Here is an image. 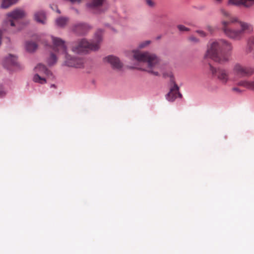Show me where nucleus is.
Here are the masks:
<instances>
[{"instance_id": "1", "label": "nucleus", "mask_w": 254, "mask_h": 254, "mask_svg": "<svg viewBox=\"0 0 254 254\" xmlns=\"http://www.w3.org/2000/svg\"><path fill=\"white\" fill-rule=\"evenodd\" d=\"M233 49L232 44L226 39L212 40L207 45L204 58L211 59L219 64H224L229 61Z\"/></svg>"}, {"instance_id": "2", "label": "nucleus", "mask_w": 254, "mask_h": 254, "mask_svg": "<svg viewBox=\"0 0 254 254\" xmlns=\"http://www.w3.org/2000/svg\"><path fill=\"white\" fill-rule=\"evenodd\" d=\"M222 29L228 38L234 40H240L245 33H250L253 31V27L251 24L233 17L229 21H222Z\"/></svg>"}, {"instance_id": "3", "label": "nucleus", "mask_w": 254, "mask_h": 254, "mask_svg": "<svg viewBox=\"0 0 254 254\" xmlns=\"http://www.w3.org/2000/svg\"><path fill=\"white\" fill-rule=\"evenodd\" d=\"M133 57L142 64L139 68L154 75L159 76L158 70L161 68L160 59L154 54L149 52L134 51Z\"/></svg>"}, {"instance_id": "4", "label": "nucleus", "mask_w": 254, "mask_h": 254, "mask_svg": "<svg viewBox=\"0 0 254 254\" xmlns=\"http://www.w3.org/2000/svg\"><path fill=\"white\" fill-rule=\"evenodd\" d=\"M103 31L98 30L95 33L93 40L90 42L85 39H81L75 43L72 48V50L75 53L80 54L89 50L96 51L99 49L100 43L102 40Z\"/></svg>"}, {"instance_id": "5", "label": "nucleus", "mask_w": 254, "mask_h": 254, "mask_svg": "<svg viewBox=\"0 0 254 254\" xmlns=\"http://www.w3.org/2000/svg\"><path fill=\"white\" fill-rule=\"evenodd\" d=\"M232 71L234 75L239 77H249L254 74V67L236 63L233 67Z\"/></svg>"}, {"instance_id": "6", "label": "nucleus", "mask_w": 254, "mask_h": 254, "mask_svg": "<svg viewBox=\"0 0 254 254\" xmlns=\"http://www.w3.org/2000/svg\"><path fill=\"white\" fill-rule=\"evenodd\" d=\"M209 71L214 78L218 79L221 83L226 84L230 80L229 72L226 69L213 67L209 64Z\"/></svg>"}, {"instance_id": "7", "label": "nucleus", "mask_w": 254, "mask_h": 254, "mask_svg": "<svg viewBox=\"0 0 254 254\" xmlns=\"http://www.w3.org/2000/svg\"><path fill=\"white\" fill-rule=\"evenodd\" d=\"M25 16V12L21 9H16L11 12L7 14V20L5 21V24L8 27H16L17 26V21Z\"/></svg>"}, {"instance_id": "8", "label": "nucleus", "mask_w": 254, "mask_h": 254, "mask_svg": "<svg viewBox=\"0 0 254 254\" xmlns=\"http://www.w3.org/2000/svg\"><path fill=\"white\" fill-rule=\"evenodd\" d=\"M35 72H37L33 77V80L35 82L44 84L46 82V79L44 78L41 77L39 73H45L47 76H50L52 74L51 71H50L47 67L43 64H38L35 68Z\"/></svg>"}, {"instance_id": "9", "label": "nucleus", "mask_w": 254, "mask_h": 254, "mask_svg": "<svg viewBox=\"0 0 254 254\" xmlns=\"http://www.w3.org/2000/svg\"><path fill=\"white\" fill-rule=\"evenodd\" d=\"M53 44V50L58 54H65L66 53V46L65 42L62 39L52 36Z\"/></svg>"}, {"instance_id": "10", "label": "nucleus", "mask_w": 254, "mask_h": 254, "mask_svg": "<svg viewBox=\"0 0 254 254\" xmlns=\"http://www.w3.org/2000/svg\"><path fill=\"white\" fill-rule=\"evenodd\" d=\"M65 64L68 66L80 68L83 66V61L81 59L72 57L67 53L64 54Z\"/></svg>"}, {"instance_id": "11", "label": "nucleus", "mask_w": 254, "mask_h": 254, "mask_svg": "<svg viewBox=\"0 0 254 254\" xmlns=\"http://www.w3.org/2000/svg\"><path fill=\"white\" fill-rule=\"evenodd\" d=\"M17 64V58L11 54L5 57L3 61V65L8 70H12V67Z\"/></svg>"}, {"instance_id": "12", "label": "nucleus", "mask_w": 254, "mask_h": 254, "mask_svg": "<svg viewBox=\"0 0 254 254\" xmlns=\"http://www.w3.org/2000/svg\"><path fill=\"white\" fill-rule=\"evenodd\" d=\"M173 86L170 89V92L167 95V99L169 101H174L177 97H182V94L179 92L178 86L175 83H172Z\"/></svg>"}, {"instance_id": "13", "label": "nucleus", "mask_w": 254, "mask_h": 254, "mask_svg": "<svg viewBox=\"0 0 254 254\" xmlns=\"http://www.w3.org/2000/svg\"><path fill=\"white\" fill-rule=\"evenodd\" d=\"M90 28V26L87 24L79 23L73 26L72 30L77 34L82 35L85 34Z\"/></svg>"}, {"instance_id": "14", "label": "nucleus", "mask_w": 254, "mask_h": 254, "mask_svg": "<svg viewBox=\"0 0 254 254\" xmlns=\"http://www.w3.org/2000/svg\"><path fill=\"white\" fill-rule=\"evenodd\" d=\"M105 59L111 64L113 68L120 69L122 67L123 64L120 62L118 58L113 56H109L107 57Z\"/></svg>"}, {"instance_id": "15", "label": "nucleus", "mask_w": 254, "mask_h": 254, "mask_svg": "<svg viewBox=\"0 0 254 254\" xmlns=\"http://www.w3.org/2000/svg\"><path fill=\"white\" fill-rule=\"evenodd\" d=\"M229 3L235 5H243L245 7H250L254 5V0H229Z\"/></svg>"}, {"instance_id": "16", "label": "nucleus", "mask_w": 254, "mask_h": 254, "mask_svg": "<svg viewBox=\"0 0 254 254\" xmlns=\"http://www.w3.org/2000/svg\"><path fill=\"white\" fill-rule=\"evenodd\" d=\"M237 85L249 90H254V78L253 80H241L237 83Z\"/></svg>"}, {"instance_id": "17", "label": "nucleus", "mask_w": 254, "mask_h": 254, "mask_svg": "<svg viewBox=\"0 0 254 254\" xmlns=\"http://www.w3.org/2000/svg\"><path fill=\"white\" fill-rule=\"evenodd\" d=\"M254 50V35L249 37L247 41V46L245 48V53L249 54Z\"/></svg>"}, {"instance_id": "18", "label": "nucleus", "mask_w": 254, "mask_h": 254, "mask_svg": "<svg viewBox=\"0 0 254 254\" xmlns=\"http://www.w3.org/2000/svg\"><path fill=\"white\" fill-rule=\"evenodd\" d=\"M34 19L37 22L45 24L46 20L45 12L42 11L36 12L34 14Z\"/></svg>"}, {"instance_id": "19", "label": "nucleus", "mask_w": 254, "mask_h": 254, "mask_svg": "<svg viewBox=\"0 0 254 254\" xmlns=\"http://www.w3.org/2000/svg\"><path fill=\"white\" fill-rule=\"evenodd\" d=\"M37 45L36 43L32 41H27L26 43V49L29 52H34L37 48Z\"/></svg>"}, {"instance_id": "20", "label": "nucleus", "mask_w": 254, "mask_h": 254, "mask_svg": "<svg viewBox=\"0 0 254 254\" xmlns=\"http://www.w3.org/2000/svg\"><path fill=\"white\" fill-rule=\"evenodd\" d=\"M18 0H3L1 4L2 8H7L12 4L15 3Z\"/></svg>"}, {"instance_id": "21", "label": "nucleus", "mask_w": 254, "mask_h": 254, "mask_svg": "<svg viewBox=\"0 0 254 254\" xmlns=\"http://www.w3.org/2000/svg\"><path fill=\"white\" fill-rule=\"evenodd\" d=\"M162 75L165 78H170V82L172 83H175V80H174V77L173 75V73L172 72V71L169 70L166 71H163L162 72Z\"/></svg>"}, {"instance_id": "22", "label": "nucleus", "mask_w": 254, "mask_h": 254, "mask_svg": "<svg viewBox=\"0 0 254 254\" xmlns=\"http://www.w3.org/2000/svg\"><path fill=\"white\" fill-rule=\"evenodd\" d=\"M68 22V19L65 17H59L56 20V24L60 27L64 26Z\"/></svg>"}, {"instance_id": "23", "label": "nucleus", "mask_w": 254, "mask_h": 254, "mask_svg": "<svg viewBox=\"0 0 254 254\" xmlns=\"http://www.w3.org/2000/svg\"><path fill=\"white\" fill-rule=\"evenodd\" d=\"M57 61V56L53 53L50 56V57L47 60L48 64L49 65H53L56 63Z\"/></svg>"}, {"instance_id": "24", "label": "nucleus", "mask_w": 254, "mask_h": 254, "mask_svg": "<svg viewBox=\"0 0 254 254\" xmlns=\"http://www.w3.org/2000/svg\"><path fill=\"white\" fill-rule=\"evenodd\" d=\"M188 40L190 42L192 43H197L199 42V40L193 35L190 36L188 38Z\"/></svg>"}, {"instance_id": "25", "label": "nucleus", "mask_w": 254, "mask_h": 254, "mask_svg": "<svg viewBox=\"0 0 254 254\" xmlns=\"http://www.w3.org/2000/svg\"><path fill=\"white\" fill-rule=\"evenodd\" d=\"M150 41L149 40L142 42L139 44L138 47L140 49L144 48L149 45L150 44Z\"/></svg>"}, {"instance_id": "26", "label": "nucleus", "mask_w": 254, "mask_h": 254, "mask_svg": "<svg viewBox=\"0 0 254 254\" xmlns=\"http://www.w3.org/2000/svg\"><path fill=\"white\" fill-rule=\"evenodd\" d=\"M177 28L180 31H190V29L189 28L186 27L184 25H181V24L178 25Z\"/></svg>"}, {"instance_id": "27", "label": "nucleus", "mask_w": 254, "mask_h": 254, "mask_svg": "<svg viewBox=\"0 0 254 254\" xmlns=\"http://www.w3.org/2000/svg\"><path fill=\"white\" fill-rule=\"evenodd\" d=\"M6 94V91L3 87L0 84V97H3L5 96Z\"/></svg>"}, {"instance_id": "28", "label": "nucleus", "mask_w": 254, "mask_h": 254, "mask_svg": "<svg viewBox=\"0 0 254 254\" xmlns=\"http://www.w3.org/2000/svg\"><path fill=\"white\" fill-rule=\"evenodd\" d=\"M147 5L150 7H153L155 5V3L152 0H146Z\"/></svg>"}, {"instance_id": "29", "label": "nucleus", "mask_w": 254, "mask_h": 254, "mask_svg": "<svg viewBox=\"0 0 254 254\" xmlns=\"http://www.w3.org/2000/svg\"><path fill=\"white\" fill-rule=\"evenodd\" d=\"M196 32L198 33L201 37H204L206 35L205 32L202 30H196Z\"/></svg>"}, {"instance_id": "30", "label": "nucleus", "mask_w": 254, "mask_h": 254, "mask_svg": "<svg viewBox=\"0 0 254 254\" xmlns=\"http://www.w3.org/2000/svg\"><path fill=\"white\" fill-rule=\"evenodd\" d=\"M51 8L53 10H56L57 12L58 13H60V11L58 9L57 6L56 5L53 4V5H51Z\"/></svg>"}, {"instance_id": "31", "label": "nucleus", "mask_w": 254, "mask_h": 254, "mask_svg": "<svg viewBox=\"0 0 254 254\" xmlns=\"http://www.w3.org/2000/svg\"><path fill=\"white\" fill-rule=\"evenodd\" d=\"M2 34H3L2 31L0 29V45L1 44V38H2Z\"/></svg>"}, {"instance_id": "32", "label": "nucleus", "mask_w": 254, "mask_h": 254, "mask_svg": "<svg viewBox=\"0 0 254 254\" xmlns=\"http://www.w3.org/2000/svg\"><path fill=\"white\" fill-rule=\"evenodd\" d=\"M233 90L238 91H239V89L236 87V88H233Z\"/></svg>"}, {"instance_id": "33", "label": "nucleus", "mask_w": 254, "mask_h": 254, "mask_svg": "<svg viewBox=\"0 0 254 254\" xmlns=\"http://www.w3.org/2000/svg\"><path fill=\"white\" fill-rule=\"evenodd\" d=\"M16 29H17V30H19V29L18 27H17V28H16Z\"/></svg>"}, {"instance_id": "34", "label": "nucleus", "mask_w": 254, "mask_h": 254, "mask_svg": "<svg viewBox=\"0 0 254 254\" xmlns=\"http://www.w3.org/2000/svg\"><path fill=\"white\" fill-rule=\"evenodd\" d=\"M52 86L55 87V85H52Z\"/></svg>"}]
</instances>
